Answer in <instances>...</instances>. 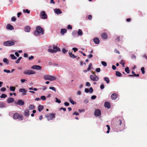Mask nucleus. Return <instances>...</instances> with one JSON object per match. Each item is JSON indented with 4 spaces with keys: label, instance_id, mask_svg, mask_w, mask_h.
<instances>
[{
    "label": "nucleus",
    "instance_id": "obj_1",
    "mask_svg": "<svg viewBox=\"0 0 147 147\" xmlns=\"http://www.w3.org/2000/svg\"><path fill=\"white\" fill-rule=\"evenodd\" d=\"M44 30L42 28L39 26H37L36 28V30L34 32V34L36 36L42 35L44 34Z\"/></svg>",
    "mask_w": 147,
    "mask_h": 147
},
{
    "label": "nucleus",
    "instance_id": "obj_2",
    "mask_svg": "<svg viewBox=\"0 0 147 147\" xmlns=\"http://www.w3.org/2000/svg\"><path fill=\"white\" fill-rule=\"evenodd\" d=\"M53 49H48V51L51 53H55L57 52H59L61 51L60 49L57 46L54 45L53 46Z\"/></svg>",
    "mask_w": 147,
    "mask_h": 147
},
{
    "label": "nucleus",
    "instance_id": "obj_3",
    "mask_svg": "<svg viewBox=\"0 0 147 147\" xmlns=\"http://www.w3.org/2000/svg\"><path fill=\"white\" fill-rule=\"evenodd\" d=\"M13 117L14 119H18L22 121L23 120V117L22 115H19L17 113H16L14 114Z\"/></svg>",
    "mask_w": 147,
    "mask_h": 147
},
{
    "label": "nucleus",
    "instance_id": "obj_4",
    "mask_svg": "<svg viewBox=\"0 0 147 147\" xmlns=\"http://www.w3.org/2000/svg\"><path fill=\"white\" fill-rule=\"evenodd\" d=\"M3 44L5 46H9L14 45L15 43L13 41L8 40L7 41L4 42L3 43Z\"/></svg>",
    "mask_w": 147,
    "mask_h": 147
},
{
    "label": "nucleus",
    "instance_id": "obj_5",
    "mask_svg": "<svg viewBox=\"0 0 147 147\" xmlns=\"http://www.w3.org/2000/svg\"><path fill=\"white\" fill-rule=\"evenodd\" d=\"M23 73L25 74L30 75L35 74V72L31 70H27L24 71Z\"/></svg>",
    "mask_w": 147,
    "mask_h": 147
},
{
    "label": "nucleus",
    "instance_id": "obj_6",
    "mask_svg": "<svg viewBox=\"0 0 147 147\" xmlns=\"http://www.w3.org/2000/svg\"><path fill=\"white\" fill-rule=\"evenodd\" d=\"M90 78L91 80L94 81H96L99 80L98 76L95 75H91Z\"/></svg>",
    "mask_w": 147,
    "mask_h": 147
},
{
    "label": "nucleus",
    "instance_id": "obj_7",
    "mask_svg": "<svg viewBox=\"0 0 147 147\" xmlns=\"http://www.w3.org/2000/svg\"><path fill=\"white\" fill-rule=\"evenodd\" d=\"M55 117V114L54 113H50L47 115V118L48 120L53 119Z\"/></svg>",
    "mask_w": 147,
    "mask_h": 147
},
{
    "label": "nucleus",
    "instance_id": "obj_8",
    "mask_svg": "<svg viewBox=\"0 0 147 147\" xmlns=\"http://www.w3.org/2000/svg\"><path fill=\"white\" fill-rule=\"evenodd\" d=\"M56 79V78L54 76L49 75H47V80L53 81L55 80Z\"/></svg>",
    "mask_w": 147,
    "mask_h": 147
},
{
    "label": "nucleus",
    "instance_id": "obj_9",
    "mask_svg": "<svg viewBox=\"0 0 147 147\" xmlns=\"http://www.w3.org/2000/svg\"><path fill=\"white\" fill-rule=\"evenodd\" d=\"M101 113L100 110L99 109H96L94 113V115L96 117H98L101 115Z\"/></svg>",
    "mask_w": 147,
    "mask_h": 147
},
{
    "label": "nucleus",
    "instance_id": "obj_10",
    "mask_svg": "<svg viewBox=\"0 0 147 147\" xmlns=\"http://www.w3.org/2000/svg\"><path fill=\"white\" fill-rule=\"evenodd\" d=\"M42 67L39 65H34L31 67V68L37 70H40Z\"/></svg>",
    "mask_w": 147,
    "mask_h": 147
},
{
    "label": "nucleus",
    "instance_id": "obj_11",
    "mask_svg": "<svg viewBox=\"0 0 147 147\" xmlns=\"http://www.w3.org/2000/svg\"><path fill=\"white\" fill-rule=\"evenodd\" d=\"M6 28L7 29L10 30H11L14 29L13 26L9 24H8L7 25Z\"/></svg>",
    "mask_w": 147,
    "mask_h": 147
},
{
    "label": "nucleus",
    "instance_id": "obj_12",
    "mask_svg": "<svg viewBox=\"0 0 147 147\" xmlns=\"http://www.w3.org/2000/svg\"><path fill=\"white\" fill-rule=\"evenodd\" d=\"M19 91L20 92L23 93L22 95H26V93L27 92V91L24 88H20L19 90Z\"/></svg>",
    "mask_w": 147,
    "mask_h": 147
},
{
    "label": "nucleus",
    "instance_id": "obj_13",
    "mask_svg": "<svg viewBox=\"0 0 147 147\" xmlns=\"http://www.w3.org/2000/svg\"><path fill=\"white\" fill-rule=\"evenodd\" d=\"M89 89H90V91H89V93L90 94L92 93L93 92V89H92V87H90L89 88ZM85 92L87 93H88L89 92L88 89V88H85Z\"/></svg>",
    "mask_w": 147,
    "mask_h": 147
},
{
    "label": "nucleus",
    "instance_id": "obj_14",
    "mask_svg": "<svg viewBox=\"0 0 147 147\" xmlns=\"http://www.w3.org/2000/svg\"><path fill=\"white\" fill-rule=\"evenodd\" d=\"M54 12L57 14H61L62 13V12L61 10L59 9H54Z\"/></svg>",
    "mask_w": 147,
    "mask_h": 147
},
{
    "label": "nucleus",
    "instance_id": "obj_15",
    "mask_svg": "<svg viewBox=\"0 0 147 147\" xmlns=\"http://www.w3.org/2000/svg\"><path fill=\"white\" fill-rule=\"evenodd\" d=\"M40 16L42 18L46 19V14L44 11H42L40 13Z\"/></svg>",
    "mask_w": 147,
    "mask_h": 147
},
{
    "label": "nucleus",
    "instance_id": "obj_16",
    "mask_svg": "<svg viewBox=\"0 0 147 147\" xmlns=\"http://www.w3.org/2000/svg\"><path fill=\"white\" fill-rule=\"evenodd\" d=\"M16 104L20 106H22L24 105V102L22 100H18Z\"/></svg>",
    "mask_w": 147,
    "mask_h": 147
},
{
    "label": "nucleus",
    "instance_id": "obj_17",
    "mask_svg": "<svg viewBox=\"0 0 147 147\" xmlns=\"http://www.w3.org/2000/svg\"><path fill=\"white\" fill-rule=\"evenodd\" d=\"M117 95L115 93H113L111 95V97L112 99L115 100L117 98Z\"/></svg>",
    "mask_w": 147,
    "mask_h": 147
},
{
    "label": "nucleus",
    "instance_id": "obj_18",
    "mask_svg": "<svg viewBox=\"0 0 147 147\" xmlns=\"http://www.w3.org/2000/svg\"><path fill=\"white\" fill-rule=\"evenodd\" d=\"M14 99L13 98H9L7 100V102L10 103L13 102L14 101Z\"/></svg>",
    "mask_w": 147,
    "mask_h": 147
},
{
    "label": "nucleus",
    "instance_id": "obj_19",
    "mask_svg": "<svg viewBox=\"0 0 147 147\" xmlns=\"http://www.w3.org/2000/svg\"><path fill=\"white\" fill-rule=\"evenodd\" d=\"M24 115L25 116L28 117L29 115V111L28 109L25 110L24 112Z\"/></svg>",
    "mask_w": 147,
    "mask_h": 147
},
{
    "label": "nucleus",
    "instance_id": "obj_20",
    "mask_svg": "<svg viewBox=\"0 0 147 147\" xmlns=\"http://www.w3.org/2000/svg\"><path fill=\"white\" fill-rule=\"evenodd\" d=\"M105 107L109 109L111 107V105L110 103L108 102H105L104 105Z\"/></svg>",
    "mask_w": 147,
    "mask_h": 147
},
{
    "label": "nucleus",
    "instance_id": "obj_21",
    "mask_svg": "<svg viewBox=\"0 0 147 147\" xmlns=\"http://www.w3.org/2000/svg\"><path fill=\"white\" fill-rule=\"evenodd\" d=\"M25 31L26 32H29L30 30V28L28 26H27L24 28Z\"/></svg>",
    "mask_w": 147,
    "mask_h": 147
},
{
    "label": "nucleus",
    "instance_id": "obj_22",
    "mask_svg": "<svg viewBox=\"0 0 147 147\" xmlns=\"http://www.w3.org/2000/svg\"><path fill=\"white\" fill-rule=\"evenodd\" d=\"M101 37L104 39H106L107 38V34L106 33H104L102 34Z\"/></svg>",
    "mask_w": 147,
    "mask_h": 147
},
{
    "label": "nucleus",
    "instance_id": "obj_23",
    "mask_svg": "<svg viewBox=\"0 0 147 147\" xmlns=\"http://www.w3.org/2000/svg\"><path fill=\"white\" fill-rule=\"evenodd\" d=\"M77 34L79 36H82L83 35V32L82 30L80 29L78 30L77 31Z\"/></svg>",
    "mask_w": 147,
    "mask_h": 147
},
{
    "label": "nucleus",
    "instance_id": "obj_24",
    "mask_svg": "<svg viewBox=\"0 0 147 147\" xmlns=\"http://www.w3.org/2000/svg\"><path fill=\"white\" fill-rule=\"evenodd\" d=\"M94 41L96 44H98L99 42V40L98 38H95L94 39Z\"/></svg>",
    "mask_w": 147,
    "mask_h": 147
},
{
    "label": "nucleus",
    "instance_id": "obj_25",
    "mask_svg": "<svg viewBox=\"0 0 147 147\" xmlns=\"http://www.w3.org/2000/svg\"><path fill=\"white\" fill-rule=\"evenodd\" d=\"M43 109V107L41 105H39L38 107V109L40 112Z\"/></svg>",
    "mask_w": 147,
    "mask_h": 147
},
{
    "label": "nucleus",
    "instance_id": "obj_26",
    "mask_svg": "<svg viewBox=\"0 0 147 147\" xmlns=\"http://www.w3.org/2000/svg\"><path fill=\"white\" fill-rule=\"evenodd\" d=\"M5 104L3 102H0V108L6 107Z\"/></svg>",
    "mask_w": 147,
    "mask_h": 147
},
{
    "label": "nucleus",
    "instance_id": "obj_27",
    "mask_svg": "<svg viewBox=\"0 0 147 147\" xmlns=\"http://www.w3.org/2000/svg\"><path fill=\"white\" fill-rule=\"evenodd\" d=\"M67 30L66 29L62 28L61 29V33L62 35H63L66 32Z\"/></svg>",
    "mask_w": 147,
    "mask_h": 147
},
{
    "label": "nucleus",
    "instance_id": "obj_28",
    "mask_svg": "<svg viewBox=\"0 0 147 147\" xmlns=\"http://www.w3.org/2000/svg\"><path fill=\"white\" fill-rule=\"evenodd\" d=\"M77 31L76 30H74L72 33V36L74 37H76L77 36Z\"/></svg>",
    "mask_w": 147,
    "mask_h": 147
},
{
    "label": "nucleus",
    "instance_id": "obj_29",
    "mask_svg": "<svg viewBox=\"0 0 147 147\" xmlns=\"http://www.w3.org/2000/svg\"><path fill=\"white\" fill-rule=\"evenodd\" d=\"M69 55L72 58H76V56H75L72 53H69Z\"/></svg>",
    "mask_w": 147,
    "mask_h": 147
},
{
    "label": "nucleus",
    "instance_id": "obj_30",
    "mask_svg": "<svg viewBox=\"0 0 147 147\" xmlns=\"http://www.w3.org/2000/svg\"><path fill=\"white\" fill-rule=\"evenodd\" d=\"M116 75L119 77H121L122 76L121 74L118 71H116Z\"/></svg>",
    "mask_w": 147,
    "mask_h": 147
},
{
    "label": "nucleus",
    "instance_id": "obj_31",
    "mask_svg": "<svg viewBox=\"0 0 147 147\" xmlns=\"http://www.w3.org/2000/svg\"><path fill=\"white\" fill-rule=\"evenodd\" d=\"M120 63L122 65V67H125V61L123 60H121L120 61Z\"/></svg>",
    "mask_w": 147,
    "mask_h": 147
},
{
    "label": "nucleus",
    "instance_id": "obj_32",
    "mask_svg": "<svg viewBox=\"0 0 147 147\" xmlns=\"http://www.w3.org/2000/svg\"><path fill=\"white\" fill-rule=\"evenodd\" d=\"M29 109L30 110H33L35 108V106L33 105H30L29 107Z\"/></svg>",
    "mask_w": 147,
    "mask_h": 147
},
{
    "label": "nucleus",
    "instance_id": "obj_33",
    "mask_svg": "<svg viewBox=\"0 0 147 147\" xmlns=\"http://www.w3.org/2000/svg\"><path fill=\"white\" fill-rule=\"evenodd\" d=\"M3 62L5 63L7 65L9 64V62L7 58H4L3 60Z\"/></svg>",
    "mask_w": 147,
    "mask_h": 147
},
{
    "label": "nucleus",
    "instance_id": "obj_34",
    "mask_svg": "<svg viewBox=\"0 0 147 147\" xmlns=\"http://www.w3.org/2000/svg\"><path fill=\"white\" fill-rule=\"evenodd\" d=\"M10 56L12 59L15 60L17 59V57L13 54H11L10 55Z\"/></svg>",
    "mask_w": 147,
    "mask_h": 147
},
{
    "label": "nucleus",
    "instance_id": "obj_35",
    "mask_svg": "<svg viewBox=\"0 0 147 147\" xmlns=\"http://www.w3.org/2000/svg\"><path fill=\"white\" fill-rule=\"evenodd\" d=\"M15 88L14 87L11 86L10 87L9 89L11 91H12L13 92L15 91Z\"/></svg>",
    "mask_w": 147,
    "mask_h": 147
},
{
    "label": "nucleus",
    "instance_id": "obj_36",
    "mask_svg": "<svg viewBox=\"0 0 147 147\" xmlns=\"http://www.w3.org/2000/svg\"><path fill=\"white\" fill-rule=\"evenodd\" d=\"M104 80L106 82L107 84L109 83L110 81L109 78L107 77H105L104 78Z\"/></svg>",
    "mask_w": 147,
    "mask_h": 147
},
{
    "label": "nucleus",
    "instance_id": "obj_37",
    "mask_svg": "<svg viewBox=\"0 0 147 147\" xmlns=\"http://www.w3.org/2000/svg\"><path fill=\"white\" fill-rule=\"evenodd\" d=\"M122 123V121L120 119H119L117 122V124L118 126H120Z\"/></svg>",
    "mask_w": 147,
    "mask_h": 147
},
{
    "label": "nucleus",
    "instance_id": "obj_38",
    "mask_svg": "<svg viewBox=\"0 0 147 147\" xmlns=\"http://www.w3.org/2000/svg\"><path fill=\"white\" fill-rule=\"evenodd\" d=\"M23 11L24 13H27L28 14L30 13V10H28V9H23Z\"/></svg>",
    "mask_w": 147,
    "mask_h": 147
},
{
    "label": "nucleus",
    "instance_id": "obj_39",
    "mask_svg": "<svg viewBox=\"0 0 147 147\" xmlns=\"http://www.w3.org/2000/svg\"><path fill=\"white\" fill-rule=\"evenodd\" d=\"M22 57H20L18 60H17L16 61V63H19L20 62V61L21 60V59H22Z\"/></svg>",
    "mask_w": 147,
    "mask_h": 147
},
{
    "label": "nucleus",
    "instance_id": "obj_40",
    "mask_svg": "<svg viewBox=\"0 0 147 147\" xmlns=\"http://www.w3.org/2000/svg\"><path fill=\"white\" fill-rule=\"evenodd\" d=\"M68 51V50H67L64 48L62 49V51L63 53H66Z\"/></svg>",
    "mask_w": 147,
    "mask_h": 147
},
{
    "label": "nucleus",
    "instance_id": "obj_41",
    "mask_svg": "<svg viewBox=\"0 0 147 147\" xmlns=\"http://www.w3.org/2000/svg\"><path fill=\"white\" fill-rule=\"evenodd\" d=\"M125 72L127 74H129V70L128 67H127L125 68Z\"/></svg>",
    "mask_w": 147,
    "mask_h": 147
},
{
    "label": "nucleus",
    "instance_id": "obj_42",
    "mask_svg": "<svg viewBox=\"0 0 147 147\" xmlns=\"http://www.w3.org/2000/svg\"><path fill=\"white\" fill-rule=\"evenodd\" d=\"M49 89L54 91L55 92H56V88L54 87H50L49 88Z\"/></svg>",
    "mask_w": 147,
    "mask_h": 147
},
{
    "label": "nucleus",
    "instance_id": "obj_43",
    "mask_svg": "<svg viewBox=\"0 0 147 147\" xmlns=\"http://www.w3.org/2000/svg\"><path fill=\"white\" fill-rule=\"evenodd\" d=\"M7 96V95L6 94H3L1 95L0 96V97L1 98H5Z\"/></svg>",
    "mask_w": 147,
    "mask_h": 147
},
{
    "label": "nucleus",
    "instance_id": "obj_44",
    "mask_svg": "<svg viewBox=\"0 0 147 147\" xmlns=\"http://www.w3.org/2000/svg\"><path fill=\"white\" fill-rule=\"evenodd\" d=\"M102 64L104 66L106 67L107 66V63L104 61H102L101 62Z\"/></svg>",
    "mask_w": 147,
    "mask_h": 147
},
{
    "label": "nucleus",
    "instance_id": "obj_45",
    "mask_svg": "<svg viewBox=\"0 0 147 147\" xmlns=\"http://www.w3.org/2000/svg\"><path fill=\"white\" fill-rule=\"evenodd\" d=\"M142 72L143 74H144L145 73L144 68V67H142L141 68V69Z\"/></svg>",
    "mask_w": 147,
    "mask_h": 147
},
{
    "label": "nucleus",
    "instance_id": "obj_46",
    "mask_svg": "<svg viewBox=\"0 0 147 147\" xmlns=\"http://www.w3.org/2000/svg\"><path fill=\"white\" fill-rule=\"evenodd\" d=\"M89 100L87 98H86L85 99V100L84 101V102L85 104H86L88 102H89Z\"/></svg>",
    "mask_w": 147,
    "mask_h": 147
},
{
    "label": "nucleus",
    "instance_id": "obj_47",
    "mask_svg": "<svg viewBox=\"0 0 147 147\" xmlns=\"http://www.w3.org/2000/svg\"><path fill=\"white\" fill-rule=\"evenodd\" d=\"M3 71L7 73H10L11 72L10 70L8 69H4L3 70Z\"/></svg>",
    "mask_w": 147,
    "mask_h": 147
},
{
    "label": "nucleus",
    "instance_id": "obj_48",
    "mask_svg": "<svg viewBox=\"0 0 147 147\" xmlns=\"http://www.w3.org/2000/svg\"><path fill=\"white\" fill-rule=\"evenodd\" d=\"M41 99L43 100H45L46 99V98L45 96H42L41 97Z\"/></svg>",
    "mask_w": 147,
    "mask_h": 147
},
{
    "label": "nucleus",
    "instance_id": "obj_49",
    "mask_svg": "<svg viewBox=\"0 0 147 147\" xmlns=\"http://www.w3.org/2000/svg\"><path fill=\"white\" fill-rule=\"evenodd\" d=\"M56 99L55 102L58 103H60L61 102V101L60 100H59L57 98H55Z\"/></svg>",
    "mask_w": 147,
    "mask_h": 147
},
{
    "label": "nucleus",
    "instance_id": "obj_50",
    "mask_svg": "<svg viewBox=\"0 0 147 147\" xmlns=\"http://www.w3.org/2000/svg\"><path fill=\"white\" fill-rule=\"evenodd\" d=\"M6 90V88L4 87L2 88L1 89V91L2 92L5 91Z\"/></svg>",
    "mask_w": 147,
    "mask_h": 147
},
{
    "label": "nucleus",
    "instance_id": "obj_51",
    "mask_svg": "<svg viewBox=\"0 0 147 147\" xmlns=\"http://www.w3.org/2000/svg\"><path fill=\"white\" fill-rule=\"evenodd\" d=\"M97 72H99L100 71V68H96L95 70Z\"/></svg>",
    "mask_w": 147,
    "mask_h": 147
},
{
    "label": "nucleus",
    "instance_id": "obj_52",
    "mask_svg": "<svg viewBox=\"0 0 147 147\" xmlns=\"http://www.w3.org/2000/svg\"><path fill=\"white\" fill-rule=\"evenodd\" d=\"M11 20L12 21H15L16 20V18L14 16L12 17Z\"/></svg>",
    "mask_w": 147,
    "mask_h": 147
},
{
    "label": "nucleus",
    "instance_id": "obj_53",
    "mask_svg": "<svg viewBox=\"0 0 147 147\" xmlns=\"http://www.w3.org/2000/svg\"><path fill=\"white\" fill-rule=\"evenodd\" d=\"M67 28L68 29H70L71 30L72 29V27L70 25H69L67 26Z\"/></svg>",
    "mask_w": 147,
    "mask_h": 147
},
{
    "label": "nucleus",
    "instance_id": "obj_54",
    "mask_svg": "<svg viewBox=\"0 0 147 147\" xmlns=\"http://www.w3.org/2000/svg\"><path fill=\"white\" fill-rule=\"evenodd\" d=\"M75 52H76L78 50V49L76 47H74L72 49Z\"/></svg>",
    "mask_w": 147,
    "mask_h": 147
},
{
    "label": "nucleus",
    "instance_id": "obj_55",
    "mask_svg": "<svg viewBox=\"0 0 147 147\" xmlns=\"http://www.w3.org/2000/svg\"><path fill=\"white\" fill-rule=\"evenodd\" d=\"M64 104L66 106H69V103L68 102H65L64 103Z\"/></svg>",
    "mask_w": 147,
    "mask_h": 147
},
{
    "label": "nucleus",
    "instance_id": "obj_56",
    "mask_svg": "<svg viewBox=\"0 0 147 147\" xmlns=\"http://www.w3.org/2000/svg\"><path fill=\"white\" fill-rule=\"evenodd\" d=\"M91 99L92 100L96 98V96L95 95H93L91 97Z\"/></svg>",
    "mask_w": 147,
    "mask_h": 147
},
{
    "label": "nucleus",
    "instance_id": "obj_57",
    "mask_svg": "<svg viewBox=\"0 0 147 147\" xmlns=\"http://www.w3.org/2000/svg\"><path fill=\"white\" fill-rule=\"evenodd\" d=\"M53 65L54 66L58 67L59 66V64L54 63L53 64Z\"/></svg>",
    "mask_w": 147,
    "mask_h": 147
},
{
    "label": "nucleus",
    "instance_id": "obj_58",
    "mask_svg": "<svg viewBox=\"0 0 147 147\" xmlns=\"http://www.w3.org/2000/svg\"><path fill=\"white\" fill-rule=\"evenodd\" d=\"M34 58V57L33 56H31L30 57H29L28 58V59L29 60H32Z\"/></svg>",
    "mask_w": 147,
    "mask_h": 147
},
{
    "label": "nucleus",
    "instance_id": "obj_59",
    "mask_svg": "<svg viewBox=\"0 0 147 147\" xmlns=\"http://www.w3.org/2000/svg\"><path fill=\"white\" fill-rule=\"evenodd\" d=\"M73 115H75L76 116H77V115H79V114L78 113L76 112H74V113H73Z\"/></svg>",
    "mask_w": 147,
    "mask_h": 147
},
{
    "label": "nucleus",
    "instance_id": "obj_60",
    "mask_svg": "<svg viewBox=\"0 0 147 147\" xmlns=\"http://www.w3.org/2000/svg\"><path fill=\"white\" fill-rule=\"evenodd\" d=\"M131 57L132 59H136V56L134 55H131Z\"/></svg>",
    "mask_w": 147,
    "mask_h": 147
},
{
    "label": "nucleus",
    "instance_id": "obj_61",
    "mask_svg": "<svg viewBox=\"0 0 147 147\" xmlns=\"http://www.w3.org/2000/svg\"><path fill=\"white\" fill-rule=\"evenodd\" d=\"M70 102L72 105H74L76 104V102L73 100H71Z\"/></svg>",
    "mask_w": 147,
    "mask_h": 147
},
{
    "label": "nucleus",
    "instance_id": "obj_62",
    "mask_svg": "<svg viewBox=\"0 0 147 147\" xmlns=\"http://www.w3.org/2000/svg\"><path fill=\"white\" fill-rule=\"evenodd\" d=\"M104 88V86L103 84H102L100 86V88L101 89H103Z\"/></svg>",
    "mask_w": 147,
    "mask_h": 147
},
{
    "label": "nucleus",
    "instance_id": "obj_63",
    "mask_svg": "<svg viewBox=\"0 0 147 147\" xmlns=\"http://www.w3.org/2000/svg\"><path fill=\"white\" fill-rule=\"evenodd\" d=\"M86 85L87 86H90V84L89 82H87L86 84Z\"/></svg>",
    "mask_w": 147,
    "mask_h": 147
},
{
    "label": "nucleus",
    "instance_id": "obj_64",
    "mask_svg": "<svg viewBox=\"0 0 147 147\" xmlns=\"http://www.w3.org/2000/svg\"><path fill=\"white\" fill-rule=\"evenodd\" d=\"M93 57V55L92 54H90L88 55V57L89 58H91Z\"/></svg>",
    "mask_w": 147,
    "mask_h": 147
}]
</instances>
